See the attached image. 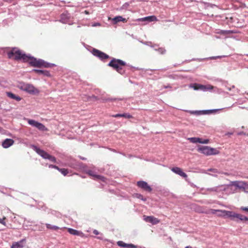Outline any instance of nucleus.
<instances>
[{
  "mask_svg": "<svg viewBox=\"0 0 248 248\" xmlns=\"http://www.w3.org/2000/svg\"><path fill=\"white\" fill-rule=\"evenodd\" d=\"M8 57L16 61H22L23 62H28L32 66L37 67L48 68L51 64L41 59H37L30 55H26L19 48L14 47L7 52Z\"/></svg>",
  "mask_w": 248,
  "mask_h": 248,
  "instance_id": "nucleus-1",
  "label": "nucleus"
},
{
  "mask_svg": "<svg viewBox=\"0 0 248 248\" xmlns=\"http://www.w3.org/2000/svg\"><path fill=\"white\" fill-rule=\"evenodd\" d=\"M125 65L126 63L124 62L115 58H113L108 64V66L112 67L121 74L123 73L122 66H124Z\"/></svg>",
  "mask_w": 248,
  "mask_h": 248,
  "instance_id": "nucleus-2",
  "label": "nucleus"
},
{
  "mask_svg": "<svg viewBox=\"0 0 248 248\" xmlns=\"http://www.w3.org/2000/svg\"><path fill=\"white\" fill-rule=\"evenodd\" d=\"M33 149L40 156H41L44 159H47L52 162H56V158L48 154L47 153L45 152L44 150L40 149L36 146L33 147Z\"/></svg>",
  "mask_w": 248,
  "mask_h": 248,
  "instance_id": "nucleus-3",
  "label": "nucleus"
},
{
  "mask_svg": "<svg viewBox=\"0 0 248 248\" xmlns=\"http://www.w3.org/2000/svg\"><path fill=\"white\" fill-rule=\"evenodd\" d=\"M18 88L30 93H34L37 92V90L32 84L29 83H20L18 85Z\"/></svg>",
  "mask_w": 248,
  "mask_h": 248,
  "instance_id": "nucleus-4",
  "label": "nucleus"
},
{
  "mask_svg": "<svg viewBox=\"0 0 248 248\" xmlns=\"http://www.w3.org/2000/svg\"><path fill=\"white\" fill-rule=\"evenodd\" d=\"M198 151L206 155H217L218 153L217 150L208 146H201L198 149Z\"/></svg>",
  "mask_w": 248,
  "mask_h": 248,
  "instance_id": "nucleus-5",
  "label": "nucleus"
},
{
  "mask_svg": "<svg viewBox=\"0 0 248 248\" xmlns=\"http://www.w3.org/2000/svg\"><path fill=\"white\" fill-rule=\"evenodd\" d=\"M223 215H227V217H230L232 219L237 218L242 221H248V217L239 214L235 213L232 211H223Z\"/></svg>",
  "mask_w": 248,
  "mask_h": 248,
  "instance_id": "nucleus-6",
  "label": "nucleus"
},
{
  "mask_svg": "<svg viewBox=\"0 0 248 248\" xmlns=\"http://www.w3.org/2000/svg\"><path fill=\"white\" fill-rule=\"evenodd\" d=\"M28 123L29 124L36 127L39 130L43 131H48V129L42 123H39L35 120L28 119Z\"/></svg>",
  "mask_w": 248,
  "mask_h": 248,
  "instance_id": "nucleus-7",
  "label": "nucleus"
},
{
  "mask_svg": "<svg viewBox=\"0 0 248 248\" xmlns=\"http://www.w3.org/2000/svg\"><path fill=\"white\" fill-rule=\"evenodd\" d=\"M92 54L95 57H98L101 60H104L109 58V56L101 51L95 48L92 50Z\"/></svg>",
  "mask_w": 248,
  "mask_h": 248,
  "instance_id": "nucleus-8",
  "label": "nucleus"
},
{
  "mask_svg": "<svg viewBox=\"0 0 248 248\" xmlns=\"http://www.w3.org/2000/svg\"><path fill=\"white\" fill-rule=\"evenodd\" d=\"M137 186L149 192H151L152 190V188L148 185L147 183L143 181H138L137 182Z\"/></svg>",
  "mask_w": 248,
  "mask_h": 248,
  "instance_id": "nucleus-9",
  "label": "nucleus"
},
{
  "mask_svg": "<svg viewBox=\"0 0 248 248\" xmlns=\"http://www.w3.org/2000/svg\"><path fill=\"white\" fill-rule=\"evenodd\" d=\"M245 182L244 181H231L230 184L227 186H234L243 191Z\"/></svg>",
  "mask_w": 248,
  "mask_h": 248,
  "instance_id": "nucleus-10",
  "label": "nucleus"
},
{
  "mask_svg": "<svg viewBox=\"0 0 248 248\" xmlns=\"http://www.w3.org/2000/svg\"><path fill=\"white\" fill-rule=\"evenodd\" d=\"M143 217L146 222L151 223L153 225H156L160 222V220L154 216H144Z\"/></svg>",
  "mask_w": 248,
  "mask_h": 248,
  "instance_id": "nucleus-11",
  "label": "nucleus"
},
{
  "mask_svg": "<svg viewBox=\"0 0 248 248\" xmlns=\"http://www.w3.org/2000/svg\"><path fill=\"white\" fill-rule=\"evenodd\" d=\"M171 170L174 173H175L179 175L180 176H182V177L184 178H186L187 177V174L183 172V170L177 167H173L171 169Z\"/></svg>",
  "mask_w": 248,
  "mask_h": 248,
  "instance_id": "nucleus-12",
  "label": "nucleus"
},
{
  "mask_svg": "<svg viewBox=\"0 0 248 248\" xmlns=\"http://www.w3.org/2000/svg\"><path fill=\"white\" fill-rule=\"evenodd\" d=\"M188 140H189L192 143H204V144H207L209 142V140H202V139L199 138H189L188 139Z\"/></svg>",
  "mask_w": 248,
  "mask_h": 248,
  "instance_id": "nucleus-13",
  "label": "nucleus"
},
{
  "mask_svg": "<svg viewBox=\"0 0 248 248\" xmlns=\"http://www.w3.org/2000/svg\"><path fill=\"white\" fill-rule=\"evenodd\" d=\"M139 21H147V22H152V21H157L158 19L155 16H148L143 18H139L137 20Z\"/></svg>",
  "mask_w": 248,
  "mask_h": 248,
  "instance_id": "nucleus-14",
  "label": "nucleus"
},
{
  "mask_svg": "<svg viewBox=\"0 0 248 248\" xmlns=\"http://www.w3.org/2000/svg\"><path fill=\"white\" fill-rule=\"evenodd\" d=\"M87 173L90 176H92L95 180L99 179L103 182L105 181L106 179L104 177L101 175L95 174L93 170H89L87 171Z\"/></svg>",
  "mask_w": 248,
  "mask_h": 248,
  "instance_id": "nucleus-15",
  "label": "nucleus"
},
{
  "mask_svg": "<svg viewBox=\"0 0 248 248\" xmlns=\"http://www.w3.org/2000/svg\"><path fill=\"white\" fill-rule=\"evenodd\" d=\"M68 232L71 234L77 236H79L81 237H84V234L81 231H78L72 228L67 229Z\"/></svg>",
  "mask_w": 248,
  "mask_h": 248,
  "instance_id": "nucleus-16",
  "label": "nucleus"
},
{
  "mask_svg": "<svg viewBox=\"0 0 248 248\" xmlns=\"http://www.w3.org/2000/svg\"><path fill=\"white\" fill-rule=\"evenodd\" d=\"M14 143V140L11 139H5L2 143V146L4 148H7L12 146Z\"/></svg>",
  "mask_w": 248,
  "mask_h": 248,
  "instance_id": "nucleus-17",
  "label": "nucleus"
},
{
  "mask_svg": "<svg viewBox=\"0 0 248 248\" xmlns=\"http://www.w3.org/2000/svg\"><path fill=\"white\" fill-rule=\"evenodd\" d=\"M111 19L113 21V24H116L118 22H119L120 21H122L124 23L127 22V19L126 18H123L121 16H117L113 18H108V20Z\"/></svg>",
  "mask_w": 248,
  "mask_h": 248,
  "instance_id": "nucleus-18",
  "label": "nucleus"
},
{
  "mask_svg": "<svg viewBox=\"0 0 248 248\" xmlns=\"http://www.w3.org/2000/svg\"><path fill=\"white\" fill-rule=\"evenodd\" d=\"M24 241V240H22L19 242H14L13 243L11 248H23V243Z\"/></svg>",
  "mask_w": 248,
  "mask_h": 248,
  "instance_id": "nucleus-19",
  "label": "nucleus"
},
{
  "mask_svg": "<svg viewBox=\"0 0 248 248\" xmlns=\"http://www.w3.org/2000/svg\"><path fill=\"white\" fill-rule=\"evenodd\" d=\"M33 71L38 74H42L44 75L46 77H50L51 75L49 71L46 70H37V69H34L33 70Z\"/></svg>",
  "mask_w": 248,
  "mask_h": 248,
  "instance_id": "nucleus-20",
  "label": "nucleus"
},
{
  "mask_svg": "<svg viewBox=\"0 0 248 248\" xmlns=\"http://www.w3.org/2000/svg\"><path fill=\"white\" fill-rule=\"evenodd\" d=\"M193 88L195 90H203V91H204L207 89H209L208 88H207L204 85H202L199 84H194L193 85Z\"/></svg>",
  "mask_w": 248,
  "mask_h": 248,
  "instance_id": "nucleus-21",
  "label": "nucleus"
},
{
  "mask_svg": "<svg viewBox=\"0 0 248 248\" xmlns=\"http://www.w3.org/2000/svg\"><path fill=\"white\" fill-rule=\"evenodd\" d=\"M223 211H227L226 210H215V209H211V213L213 214H216L217 212L219 213L217 216L218 217H227V215H223L224 213H223Z\"/></svg>",
  "mask_w": 248,
  "mask_h": 248,
  "instance_id": "nucleus-22",
  "label": "nucleus"
},
{
  "mask_svg": "<svg viewBox=\"0 0 248 248\" xmlns=\"http://www.w3.org/2000/svg\"><path fill=\"white\" fill-rule=\"evenodd\" d=\"M6 93H7V96L11 98H12L13 99H15V100H16V101H20L21 100V97H20L18 96H16L15 94H14L11 92H7Z\"/></svg>",
  "mask_w": 248,
  "mask_h": 248,
  "instance_id": "nucleus-23",
  "label": "nucleus"
},
{
  "mask_svg": "<svg viewBox=\"0 0 248 248\" xmlns=\"http://www.w3.org/2000/svg\"><path fill=\"white\" fill-rule=\"evenodd\" d=\"M226 189V188L223 185L215 187L212 188L211 189V190L212 191H216V192L220 191L221 190L225 191Z\"/></svg>",
  "mask_w": 248,
  "mask_h": 248,
  "instance_id": "nucleus-24",
  "label": "nucleus"
},
{
  "mask_svg": "<svg viewBox=\"0 0 248 248\" xmlns=\"http://www.w3.org/2000/svg\"><path fill=\"white\" fill-rule=\"evenodd\" d=\"M217 110L213 109V110H204L202 111H195L193 112L192 113L193 114H209L213 112L216 111Z\"/></svg>",
  "mask_w": 248,
  "mask_h": 248,
  "instance_id": "nucleus-25",
  "label": "nucleus"
},
{
  "mask_svg": "<svg viewBox=\"0 0 248 248\" xmlns=\"http://www.w3.org/2000/svg\"><path fill=\"white\" fill-rule=\"evenodd\" d=\"M46 227L48 229L54 230H58L59 229V227L56 226H53L49 224H46Z\"/></svg>",
  "mask_w": 248,
  "mask_h": 248,
  "instance_id": "nucleus-26",
  "label": "nucleus"
},
{
  "mask_svg": "<svg viewBox=\"0 0 248 248\" xmlns=\"http://www.w3.org/2000/svg\"><path fill=\"white\" fill-rule=\"evenodd\" d=\"M102 99L105 102H107V101L112 102V101H116L117 100H122L121 99L115 98H103Z\"/></svg>",
  "mask_w": 248,
  "mask_h": 248,
  "instance_id": "nucleus-27",
  "label": "nucleus"
},
{
  "mask_svg": "<svg viewBox=\"0 0 248 248\" xmlns=\"http://www.w3.org/2000/svg\"><path fill=\"white\" fill-rule=\"evenodd\" d=\"M59 171L61 172L64 176H66L69 173L68 170L64 168H60Z\"/></svg>",
  "mask_w": 248,
  "mask_h": 248,
  "instance_id": "nucleus-28",
  "label": "nucleus"
},
{
  "mask_svg": "<svg viewBox=\"0 0 248 248\" xmlns=\"http://www.w3.org/2000/svg\"><path fill=\"white\" fill-rule=\"evenodd\" d=\"M117 244L119 247H124V248H125V247L126 245V243H124L123 241H118Z\"/></svg>",
  "mask_w": 248,
  "mask_h": 248,
  "instance_id": "nucleus-29",
  "label": "nucleus"
},
{
  "mask_svg": "<svg viewBox=\"0 0 248 248\" xmlns=\"http://www.w3.org/2000/svg\"><path fill=\"white\" fill-rule=\"evenodd\" d=\"M122 117L130 119L133 118V116L129 113H124L122 114Z\"/></svg>",
  "mask_w": 248,
  "mask_h": 248,
  "instance_id": "nucleus-30",
  "label": "nucleus"
},
{
  "mask_svg": "<svg viewBox=\"0 0 248 248\" xmlns=\"http://www.w3.org/2000/svg\"><path fill=\"white\" fill-rule=\"evenodd\" d=\"M243 192L248 193V183L245 182Z\"/></svg>",
  "mask_w": 248,
  "mask_h": 248,
  "instance_id": "nucleus-31",
  "label": "nucleus"
},
{
  "mask_svg": "<svg viewBox=\"0 0 248 248\" xmlns=\"http://www.w3.org/2000/svg\"><path fill=\"white\" fill-rule=\"evenodd\" d=\"M137 246L132 244H126L125 248H137Z\"/></svg>",
  "mask_w": 248,
  "mask_h": 248,
  "instance_id": "nucleus-32",
  "label": "nucleus"
},
{
  "mask_svg": "<svg viewBox=\"0 0 248 248\" xmlns=\"http://www.w3.org/2000/svg\"><path fill=\"white\" fill-rule=\"evenodd\" d=\"M6 217H4L2 218H0V223L5 226L6 222L5 221Z\"/></svg>",
  "mask_w": 248,
  "mask_h": 248,
  "instance_id": "nucleus-33",
  "label": "nucleus"
},
{
  "mask_svg": "<svg viewBox=\"0 0 248 248\" xmlns=\"http://www.w3.org/2000/svg\"><path fill=\"white\" fill-rule=\"evenodd\" d=\"M158 51L162 54H164L166 52V50L164 48H159Z\"/></svg>",
  "mask_w": 248,
  "mask_h": 248,
  "instance_id": "nucleus-34",
  "label": "nucleus"
},
{
  "mask_svg": "<svg viewBox=\"0 0 248 248\" xmlns=\"http://www.w3.org/2000/svg\"><path fill=\"white\" fill-rule=\"evenodd\" d=\"M208 170L212 171L213 172H214V173H220V172H218L217 170L216 169H210Z\"/></svg>",
  "mask_w": 248,
  "mask_h": 248,
  "instance_id": "nucleus-35",
  "label": "nucleus"
},
{
  "mask_svg": "<svg viewBox=\"0 0 248 248\" xmlns=\"http://www.w3.org/2000/svg\"><path fill=\"white\" fill-rule=\"evenodd\" d=\"M49 168H53V169L57 170H59L60 169V168H59L58 166H57L56 165H50L49 166Z\"/></svg>",
  "mask_w": 248,
  "mask_h": 248,
  "instance_id": "nucleus-36",
  "label": "nucleus"
},
{
  "mask_svg": "<svg viewBox=\"0 0 248 248\" xmlns=\"http://www.w3.org/2000/svg\"><path fill=\"white\" fill-rule=\"evenodd\" d=\"M240 209L242 211L248 212V207H241Z\"/></svg>",
  "mask_w": 248,
  "mask_h": 248,
  "instance_id": "nucleus-37",
  "label": "nucleus"
},
{
  "mask_svg": "<svg viewBox=\"0 0 248 248\" xmlns=\"http://www.w3.org/2000/svg\"><path fill=\"white\" fill-rule=\"evenodd\" d=\"M112 117L115 118L122 117V114H116L115 115H112Z\"/></svg>",
  "mask_w": 248,
  "mask_h": 248,
  "instance_id": "nucleus-38",
  "label": "nucleus"
},
{
  "mask_svg": "<svg viewBox=\"0 0 248 248\" xmlns=\"http://www.w3.org/2000/svg\"><path fill=\"white\" fill-rule=\"evenodd\" d=\"M93 233L95 235H98L99 234V232L96 230H94L93 231Z\"/></svg>",
  "mask_w": 248,
  "mask_h": 248,
  "instance_id": "nucleus-39",
  "label": "nucleus"
},
{
  "mask_svg": "<svg viewBox=\"0 0 248 248\" xmlns=\"http://www.w3.org/2000/svg\"><path fill=\"white\" fill-rule=\"evenodd\" d=\"M91 97L93 98L95 100H97L98 99V98L94 95H93Z\"/></svg>",
  "mask_w": 248,
  "mask_h": 248,
  "instance_id": "nucleus-40",
  "label": "nucleus"
},
{
  "mask_svg": "<svg viewBox=\"0 0 248 248\" xmlns=\"http://www.w3.org/2000/svg\"><path fill=\"white\" fill-rule=\"evenodd\" d=\"M163 87H164V88H171V86H170V85H168V86H163Z\"/></svg>",
  "mask_w": 248,
  "mask_h": 248,
  "instance_id": "nucleus-41",
  "label": "nucleus"
},
{
  "mask_svg": "<svg viewBox=\"0 0 248 248\" xmlns=\"http://www.w3.org/2000/svg\"><path fill=\"white\" fill-rule=\"evenodd\" d=\"M100 24L99 23H96L94 25H93L94 26H100Z\"/></svg>",
  "mask_w": 248,
  "mask_h": 248,
  "instance_id": "nucleus-42",
  "label": "nucleus"
},
{
  "mask_svg": "<svg viewBox=\"0 0 248 248\" xmlns=\"http://www.w3.org/2000/svg\"><path fill=\"white\" fill-rule=\"evenodd\" d=\"M226 175H229V174L227 172L224 173Z\"/></svg>",
  "mask_w": 248,
  "mask_h": 248,
  "instance_id": "nucleus-43",
  "label": "nucleus"
}]
</instances>
